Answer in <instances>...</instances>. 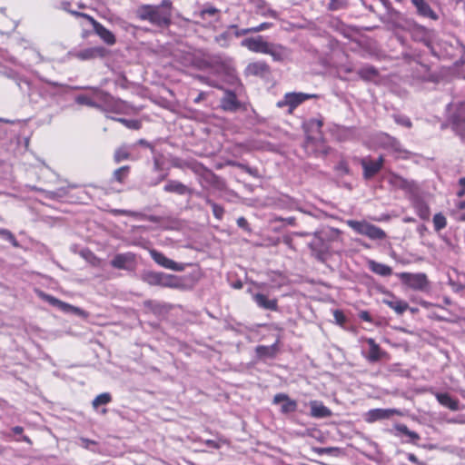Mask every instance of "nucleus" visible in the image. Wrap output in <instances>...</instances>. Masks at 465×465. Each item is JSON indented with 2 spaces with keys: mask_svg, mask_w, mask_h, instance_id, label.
<instances>
[{
  "mask_svg": "<svg viewBox=\"0 0 465 465\" xmlns=\"http://www.w3.org/2000/svg\"><path fill=\"white\" fill-rule=\"evenodd\" d=\"M205 84L224 91L220 106L225 112L236 113L242 106L244 87L229 63L221 58L211 63L205 60Z\"/></svg>",
  "mask_w": 465,
  "mask_h": 465,
  "instance_id": "obj_1",
  "label": "nucleus"
},
{
  "mask_svg": "<svg viewBox=\"0 0 465 465\" xmlns=\"http://www.w3.org/2000/svg\"><path fill=\"white\" fill-rule=\"evenodd\" d=\"M134 15L141 21H146L157 28L164 29L172 24L173 3L171 0H162L158 5L143 4L136 7Z\"/></svg>",
  "mask_w": 465,
  "mask_h": 465,
  "instance_id": "obj_2",
  "label": "nucleus"
},
{
  "mask_svg": "<svg viewBox=\"0 0 465 465\" xmlns=\"http://www.w3.org/2000/svg\"><path fill=\"white\" fill-rule=\"evenodd\" d=\"M305 132L303 149L307 155L313 157L326 156L330 147L327 145L321 128L322 121L319 118H310L302 124Z\"/></svg>",
  "mask_w": 465,
  "mask_h": 465,
  "instance_id": "obj_3",
  "label": "nucleus"
},
{
  "mask_svg": "<svg viewBox=\"0 0 465 465\" xmlns=\"http://www.w3.org/2000/svg\"><path fill=\"white\" fill-rule=\"evenodd\" d=\"M74 89H84V93L75 95L74 102L78 105L86 106L90 108H97L101 106L102 103L107 102L109 95L97 87H80L76 86Z\"/></svg>",
  "mask_w": 465,
  "mask_h": 465,
  "instance_id": "obj_4",
  "label": "nucleus"
},
{
  "mask_svg": "<svg viewBox=\"0 0 465 465\" xmlns=\"http://www.w3.org/2000/svg\"><path fill=\"white\" fill-rule=\"evenodd\" d=\"M347 225L359 234L365 235L371 240H384L386 232L366 221L348 220Z\"/></svg>",
  "mask_w": 465,
  "mask_h": 465,
  "instance_id": "obj_5",
  "label": "nucleus"
},
{
  "mask_svg": "<svg viewBox=\"0 0 465 465\" xmlns=\"http://www.w3.org/2000/svg\"><path fill=\"white\" fill-rule=\"evenodd\" d=\"M143 282L152 286L176 287L178 279L176 276L164 272L144 271L141 274Z\"/></svg>",
  "mask_w": 465,
  "mask_h": 465,
  "instance_id": "obj_6",
  "label": "nucleus"
},
{
  "mask_svg": "<svg viewBox=\"0 0 465 465\" xmlns=\"http://www.w3.org/2000/svg\"><path fill=\"white\" fill-rule=\"evenodd\" d=\"M70 14L76 17H84L87 19L91 25H93L94 31L95 34L108 45H113L115 44L116 39L114 35L109 31L107 28H105L102 24L97 22L93 16L84 14L80 13L77 11H69Z\"/></svg>",
  "mask_w": 465,
  "mask_h": 465,
  "instance_id": "obj_7",
  "label": "nucleus"
},
{
  "mask_svg": "<svg viewBox=\"0 0 465 465\" xmlns=\"http://www.w3.org/2000/svg\"><path fill=\"white\" fill-rule=\"evenodd\" d=\"M397 276L404 285L412 290L423 291L429 285L427 275L422 272H400Z\"/></svg>",
  "mask_w": 465,
  "mask_h": 465,
  "instance_id": "obj_8",
  "label": "nucleus"
},
{
  "mask_svg": "<svg viewBox=\"0 0 465 465\" xmlns=\"http://www.w3.org/2000/svg\"><path fill=\"white\" fill-rule=\"evenodd\" d=\"M316 97L315 94H310L305 93H287L283 96V98L277 102V106L282 108L286 106L287 111L286 113L291 114L293 113L294 109L302 104L304 101Z\"/></svg>",
  "mask_w": 465,
  "mask_h": 465,
  "instance_id": "obj_9",
  "label": "nucleus"
},
{
  "mask_svg": "<svg viewBox=\"0 0 465 465\" xmlns=\"http://www.w3.org/2000/svg\"><path fill=\"white\" fill-rule=\"evenodd\" d=\"M39 297L48 302L50 305L58 308L61 312L65 313H71L77 316H84L85 312L79 307H75L69 303H66L54 296L47 294L44 292H39Z\"/></svg>",
  "mask_w": 465,
  "mask_h": 465,
  "instance_id": "obj_10",
  "label": "nucleus"
},
{
  "mask_svg": "<svg viewBox=\"0 0 465 465\" xmlns=\"http://www.w3.org/2000/svg\"><path fill=\"white\" fill-rule=\"evenodd\" d=\"M384 164L383 156H380L377 160H372L371 157H365L361 160V165L363 169V177L370 180L374 177L382 168Z\"/></svg>",
  "mask_w": 465,
  "mask_h": 465,
  "instance_id": "obj_11",
  "label": "nucleus"
},
{
  "mask_svg": "<svg viewBox=\"0 0 465 465\" xmlns=\"http://www.w3.org/2000/svg\"><path fill=\"white\" fill-rule=\"evenodd\" d=\"M362 340L369 345V351L364 355L369 362H377L382 359H390L389 353L382 350L373 338H362Z\"/></svg>",
  "mask_w": 465,
  "mask_h": 465,
  "instance_id": "obj_12",
  "label": "nucleus"
},
{
  "mask_svg": "<svg viewBox=\"0 0 465 465\" xmlns=\"http://www.w3.org/2000/svg\"><path fill=\"white\" fill-rule=\"evenodd\" d=\"M242 46L246 47L253 53L267 54L270 43L265 41L262 36L245 38L241 43Z\"/></svg>",
  "mask_w": 465,
  "mask_h": 465,
  "instance_id": "obj_13",
  "label": "nucleus"
},
{
  "mask_svg": "<svg viewBox=\"0 0 465 465\" xmlns=\"http://www.w3.org/2000/svg\"><path fill=\"white\" fill-rule=\"evenodd\" d=\"M135 255L133 252L117 253L111 260L112 267L118 270H131L134 264Z\"/></svg>",
  "mask_w": 465,
  "mask_h": 465,
  "instance_id": "obj_14",
  "label": "nucleus"
},
{
  "mask_svg": "<svg viewBox=\"0 0 465 465\" xmlns=\"http://www.w3.org/2000/svg\"><path fill=\"white\" fill-rule=\"evenodd\" d=\"M150 255L157 264L163 268L170 269L175 272H181L183 270V264L167 258L163 253L154 249L150 251Z\"/></svg>",
  "mask_w": 465,
  "mask_h": 465,
  "instance_id": "obj_15",
  "label": "nucleus"
},
{
  "mask_svg": "<svg viewBox=\"0 0 465 465\" xmlns=\"http://www.w3.org/2000/svg\"><path fill=\"white\" fill-rule=\"evenodd\" d=\"M273 404H281V412L283 414H288L296 411L297 410V401L295 400L291 399L285 393H277L274 395L272 400Z\"/></svg>",
  "mask_w": 465,
  "mask_h": 465,
  "instance_id": "obj_16",
  "label": "nucleus"
},
{
  "mask_svg": "<svg viewBox=\"0 0 465 465\" xmlns=\"http://www.w3.org/2000/svg\"><path fill=\"white\" fill-rule=\"evenodd\" d=\"M281 351V341L278 337L275 342L270 346L258 345L255 348L256 355L260 359H274Z\"/></svg>",
  "mask_w": 465,
  "mask_h": 465,
  "instance_id": "obj_17",
  "label": "nucleus"
},
{
  "mask_svg": "<svg viewBox=\"0 0 465 465\" xmlns=\"http://www.w3.org/2000/svg\"><path fill=\"white\" fill-rule=\"evenodd\" d=\"M106 53L107 52L104 47L95 46L80 50L74 54V56L79 60L85 61L97 57H104Z\"/></svg>",
  "mask_w": 465,
  "mask_h": 465,
  "instance_id": "obj_18",
  "label": "nucleus"
},
{
  "mask_svg": "<svg viewBox=\"0 0 465 465\" xmlns=\"http://www.w3.org/2000/svg\"><path fill=\"white\" fill-rule=\"evenodd\" d=\"M411 205L416 213V214L422 221H429L430 218V208L429 204L420 197H415Z\"/></svg>",
  "mask_w": 465,
  "mask_h": 465,
  "instance_id": "obj_19",
  "label": "nucleus"
},
{
  "mask_svg": "<svg viewBox=\"0 0 465 465\" xmlns=\"http://www.w3.org/2000/svg\"><path fill=\"white\" fill-rule=\"evenodd\" d=\"M252 300L260 308L272 312L278 311V300L276 298L269 299L267 295L258 292L252 294Z\"/></svg>",
  "mask_w": 465,
  "mask_h": 465,
  "instance_id": "obj_20",
  "label": "nucleus"
},
{
  "mask_svg": "<svg viewBox=\"0 0 465 465\" xmlns=\"http://www.w3.org/2000/svg\"><path fill=\"white\" fill-rule=\"evenodd\" d=\"M16 84L20 91L24 94L27 95L30 102L37 103L40 94L37 90L32 86L31 83L27 79L19 78Z\"/></svg>",
  "mask_w": 465,
  "mask_h": 465,
  "instance_id": "obj_21",
  "label": "nucleus"
},
{
  "mask_svg": "<svg viewBox=\"0 0 465 465\" xmlns=\"http://www.w3.org/2000/svg\"><path fill=\"white\" fill-rule=\"evenodd\" d=\"M266 54H270L274 61L282 62L290 56V51L288 48L282 45H275L270 43L269 48Z\"/></svg>",
  "mask_w": 465,
  "mask_h": 465,
  "instance_id": "obj_22",
  "label": "nucleus"
},
{
  "mask_svg": "<svg viewBox=\"0 0 465 465\" xmlns=\"http://www.w3.org/2000/svg\"><path fill=\"white\" fill-rule=\"evenodd\" d=\"M412 5L416 7L417 13L424 17L437 20L438 15L431 9L425 0H411Z\"/></svg>",
  "mask_w": 465,
  "mask_h": 465,
  "instance_id": "obj_23",
  "label": "nucleus"
},
{
  "mask_svg": "<svg viewBox=\"0 0 465 465\" xmlns=\"http://www.w3.org/2000/svg\"><path fill=\"white\" fill-rule=\"evenodd\" d=\"M270 72V67L265 62L258 61L251 63L245 69L247 75L263 76Z\"/></svg>",
  "mask_w": 465,
  "mask_h": 465,
  "instance_id": "obj_24",
  "label": "nucleus"
},
{
  "mask_svg": "<svg viewBox=\"0 0 465 465\" xmlns=\"http://www.w3.org/2000/svg\"><path fill=\"white\" fill-rule=\"evenodd\" d=\"M391 410H384V409H372L370 410L365 414V421L368 423H373L377 420H385L390 418V416L392 414Z\"/></svg>",
  "mask_w": 465,
  "mask_h": 465,
  "instance_id": "obj_25",
  "label": "nucleus"
},
{
  "mask_svg": "<svg viewBox=\"0 0 465 465\" xmlns=\"http://www.w3.org/2000/svg\"><path fill=\"white\" fill-rule=\"evenodd\" d=\"M367 264L371 272L377 275L382 277H389L392 274V269L389 265L378 262L374 260H369L367 262Z\"/></svg>",
  "mask_w": 465,
  "mask_h": 465,
  "instance_id": "obj_26",
  "label": "nucleus"
},
{
  "mask_svg": "<svg viewBox=\"0 0 465 465\" xmlns=\"http://www.w3.org/2000/svg\"><path fill=\"white\" fill-rule=\"evenodd\" d=\"M311 416L314 418H327L331 415V411L322 402L312 401L310 403Z\"/></svg>",
  "mask_w": 465,
  "mask_h": 465,
  "instance_id": "obj_27",
  "label": "nucleus"
},
{
  "mask_svg": "<svg viewBox=\"0 0 465 465\" xmlns=\"http://www.w3.org/2000/svg\"><path fill=\"white\" fill-rule=\"evenodd\" d=\"M435 397L440 405L450 409V411L459 410V401L452 398L449 393L438 392L435 394Z\"/></svg>",
  "mask_w": 465,
  "mask_h": 465,
  "instance_id": "obj_28",
  "label": "nucleus"
},
{
  "mask_svg": "<svg viewBox=\"0 0 465 465\" xmlns=\"http://www.w3.org/2000/svg\"><path fill=\"white\" fill-rule=\"evenodd\" d=\"M33 190L42 193L45 198L48 200H61L66 197L68 194V188L66 187H61L56 189L55 191H47L38 187H34Z\"/></svg>",
  "mask_w": 465,
  "mask_h": 465,
  "instance_id": "obj_29",
  "label": "nucleus"
},
{
  "mask_svg": "<svg viewBox=\"0 0 465 465\" xmlns=\"http://www.w3.org/2000/svg\"><path fill=\"white\" fill-rule=\"evenodd\" d=\"M164 192L184 195L189 193L186 185L176 180H169L163 187Z\"/></svg>",
  "mask_w": 465,
  "mask_h": 465,
  "instance_id": "obj_30",
  "label": "nucleus"
},
{
  "mask_svg": "<svg viewBox=\"0 0 465 465\" xmlns=\"http://www.w3.org/2000/svg\"><path fill=\"white\" fill-rule=\"evenodd\" d=\"M384 303L387 304L391 309H392L396 313L402 314L405 312L409 305L406 302L393 299V300H384Z\"/></svg>",
  "mask_w": 465,
  "mask_h": 465,
  "instance_id": "obj_31",
  "label": "nucleus"
},
{
  "mask_svg": "<svg viewBox=\"0 0 465 465\" xmlns=\"http://www.w3.org/2000/svg\"><path fill=\"white\" fill-rule=\"evenodd\" d=\"M256 10L257 13L262 16H270L275 19L279 17L278 13L275 10H272L270 7H268L267 4L262 0L257 1Z\"/></svg>",
  "mask_w": 465,
  "mask_h": 465,
  "instance_id": "obj_32",
  "label": "nucleus"
},
{
  "mask_svg": "<svg viewBox=\"0 0 465 465\" xmlns=\"http://www.w3.org/2000/svg\"><path fill=\"white\" fill-rule=\"evenodd\" d=\"M112 401V395L109 392H104L97 395L92 401V406L94 410L102 405H106Z\"/></svg>",
  "mask_w": 465,
  "mask_h": 465,
  "instance_id": "obj_33",
  "label": "nucleus"
},
{
  "mask_svg": "<svg viewBox=\"0 0 465 465\" xmlns=\"http://www.w3.org/2000/svg\"><path fill=\"white\" fill-rule=\"evenodd\" d=\"M113 120H117L125 127L133 130H138L142 126L141 120L139 118H112Z\"/></svg>",
  "mask_w": 465,
  "mask_h": 465,
  "instance_id": "obj_34",
  "label": "nucleus"
},
{
  "mask_svg": "<svg viewBox=\"0 0 465 465\" xmlns=\"http://www.w3.org/2000/svg\"><path fill=\"white\" fill-rule=\"evenodd\" d=\"M432 223L435 232L441 231L442 229L446 228L448 224L447 218L442 213H435L432 219Z\"/></svg>",
  "mask_w": 465,
  "mask_h": 465,
  "instance_id": "obj_35",
  "label": "nucleus"
},
{
  "mask_svg": "<svg viewBox=\"0 0 465 465\" xmlns=\"http://www.w3.org/2000/svg\"><path fill=\"white\" fill-rule=\"evenodd\" d=\"M358 74L364 80H371L377 76L378 72L374 67L368 65L361 68Z\"/></svg>",
  "mask_w": 465,
  "mask_h": 465,
  "instance_id": "obj_36",
  "label": "nucleus"
},
{
  "mask_svg": "<svg viewBox=\"0 0 465 465\" xmlns=\"http://www.w3.org/2000/svg\"><path fill=\"white\" fill-rule=\"evenodd\" d=\"M395 429L400 433L410 437L412 441H417L420 439V435L417 432L410 430L405 424H397L395 426Z\"/></svg>",
  "mask_w": 465,
  "mask_h": 465,
  "instance_id": "obj_37",
  "label": "nucleus"
},
{
  "mask_svg": "<svg viewBox=\"0 0 465 465\" xmlns=\"http://www.w3.org/2000/svg\"><path fill=\"white\" fill-rule=\"evenodd\" d=\"M451 127L461 137H465V118H453Z\"/></svg>",
  "mask_w": 465,
  "mask_h": 465,
  "instance_id": "obj_38",
  "label": "nucleus"
},
{
  "mask_svg": "<svg viewBox=\"0 0 465 465\" xmlns=\"http://www.w3.org/2000/svg\"><path fill=\"white\" fill-rule=\"evenodd\" d=\"M130 167L128 165L122 166L116 169L113 173V178L116 182L123 183L128 176Z\"/></svg>",
  "mask_w": 465,
  "mask_h": 465,
  "instance_id": "obj_39",
  "label": "nucleus"
},
{
  "mask_svg": "<svg viewBox=\"0 0 465 465\" xmlns=\"http://www.w3.org/2000/svg\"><path fill=\"white\" fill-rule=\"evenodd\" d=\"M130 157V153L125 147H120L115 150L114 159L115 163H120L124 160H127Z\"/></svg>",
  "mask_w": 465,
  "mask_h": 465,
  "instance_id": "obj_40",
  "label": "nucleus"
},
{
  "mask_svg": "<svg viewBox=\"0 0 465 465\" xmlns=\"http://www.w3.org/2000/svg\"><path fill=\"white\" fill-rule=\"evenodd\" d=\"M0 236L3 239L10 242L14 246H18V242H17L15 237L10 231H8L6 229L0 228Z\"/></svg>",
  "mask_w": 465,
  "mask_h": 465,
  "instance_id": "obj_41",
  "label": "nucleus"
},
{
  "mask_svg": "<svg viewBox=\"0 0 465 465\" xmlns=\"http://www.w3.org/2000/svg\"><path fill=\"white\" fill-rule=\"evenodd\" d=\"M79 441H80L79 444L81 447H83L86 450H92V451H95V450L93 448L94 446L97 445V442L95 440L81 437L79 439Z\"/></svg>",
  "mask_w": 465,
  "mask_h": 465,
  "instance_id": "obj_42",
  "label": "nucleus"
},
{
  "mask_svg": "<svg viewBox=\"0 0 465 465\" xmlns=\"http://www.w3.org/2000/svg\"><path fill=\"white\" fill-rule=\"evenodd\" d=\"M231 38V35L229 32H223L219 35L215 36V41L222 46H225L228 45Z\"/></svg>",
  "mask_w": 465,
  "mask_h": 465,
  "instance_id": "obj_43",
  "label": "nucleus"
},
{
  "mask_svg": "<svg viewBox=\"0 0 465 465\" xmlns=\"http://www.w3.org/2000/svg\"><path fill=\"white\" fill-rule=\"evenodd\" d=\"M211 205H212V208H213V215L215 216V218H217L218 220H221L223 216V213H224V209L215 203H210Z\"/></svg>",
  "mask_w": 465,
  "mask_h": 465,
  "instance_id": "obj_44",
  "label": "nucleus"
},
{
  "mask_svg": "<svg viewBox=\"0 0 465 465\" xmlns=\"http://www.w3.org/2000/svg\"><path fill=\"white\" fill-rule=\"evenodd\" d=\"M333 317L336 322L340 325H343L346 322V317L344 313L340 310H335L333 312Z\"/></svg>",
  "mask_w": 465,
  "mask_h": 465,
  "instance_id": "obj_45",
  "label": "nucleus"
},
{
  "mask_svg": "<svg viewBox=\"0 0 465 465\" xmlns=\"http://www.w3.org/2000/svg\"><path fill=\"white\" fill-rule=\"evenodd\" d=\"M272 26V23L264 22V23L260 24V25H257V26L251 27V28H252V33H259V32H262V31L267 30V29H269V28H271Z\"/></svg>",
  "mask_w": 465,
  "mask_h": 465,
  "instance_id": "obj_46",
  "label": "nucleus"
},
{
  "mask_svg": "<svg viewBox=\"0 0 465 465\" xmlns=\"http://www.w3.org/2000/svg\"><path fill=\"white\" fill-rule=\"evenodd\" d=\"M336 448H315L314 451L319 455L328 454L331 455L334 450H336Z\"/></svg>",
  "mask_w": 465,
  "mask_h": 465,
  "instance_id": "obj_47",
  "label": "nucleus"
},
{
  "mask_svg": "<svg viewBox=\"0 0 465 465\" xmlns=\"http://www.w3.org/2000/svg\"><path fill=\"white\" fill-rule=\"evenodd\" d=\"M225 441L223 440H218V441H215V440H205V445L209 448H213V449H219L221 447V444L222 443H224Z\"/></svg>",
  "mask_w": 465,
  "mask_h": 465,
  "instance_id": "obj_48",
  "label": "nucleus"
},
{
  "mask_svg": "<svg viewBox=\"0 0 465 465\" xmlns=\"http://www.w3.org/2000/svg\"><path fill=\"white\" fill-rule=\"evenodd\" d=\"M237 225L240 227V228H242L246 231H249V223L247 222V220L244 218V217H239L237 219Z\"/></svg>",
  "mask_w": 465,
  "mask_h": 465,
  "instance_id": "obj_49",
  "label": "nucleus"
},
{
  "mask_svg": "<svg viewBox=\"0 0 465 465\" xmlns=\"http://www.w3.org/2000/svg\"><path fill=\"white\" fill-rule=\"evenodd\" d=\"M359 317H360L361 320H362L364 322H372V318H371V314L367 311L361 312L360 314H359Z\"/></svg>",
  "mask_w": 465,
  "mask_h": 465,
  "instance_id": "obj_50",
  "label": "nucleus"
},
{
  "mask_svg": "<svg viewBox=\"0 0 465 465\" xmlns=\"http://www.w3.org/2000/svg\"><path fill=\"white\" fill-rule=\"evenodd\" d=\"M408 460L412 462V463H415V464H418V465H425L422 461L419 460V459L417 458V456L413 453H409L408 454Z\"/></svg>",
  "mask_w": 465,
  "mask_h": 465,
  "instance_id": "obj_51",
  "label": "nucleus"
},
{
  "mask_svg": "<svg viewBox=\"0 0 465 465\" xmlns=\"http://www.w3.org/2000/svg\"><path fill=\"white\" fill-rule=\"evenodd\" d=\"M396 120L398 124H403L407 127L411 126V123L409 118H396Z\"/></svg>",
  "mask_w": 465,
  "mask_h": 465,
  "instance_id": "obj_52",
  "label": "nucleus"
},
{
  "mask_svg": "<svg viewBox=\"0 0 465 465\" xmlns=\"http://www.w3.org/2000/svg\"><path fill=\"white\" fill-rule=\"evenodd\" d=\"M251 33H252L251 27L250 28H244V29H241V30L236 31L235 32V35L237 37H239V36H242V35H247V34H251Z\"/></svg>",
  "mask_w": 465,
  "mask_h": 465,
  "instance_id": "obj_53",
  "label": "nucleus"
},
{
  "mask_svg": "<svg viewBox=\"0 0 465 465\" xmlns=\"http://www.w3.org/2000/svg\"><path fill=\"white\" fill-rule=\"evenodd\" d=\"M153 169L155 171H160L162 169V163L158 157H154V159H153Z\"/></svg>",
  "mask_w": 465,
  "mask_h": 465,
  "instance_id": "obj_54",
  "label": "nucleus"
},
{
  "mask_svg": "<svg viewBox=\"0 0 465 465\" xmlns=\"http://www.w3.org/2000/svg\"><path fill=\"white\" fill-rule=\"evenodd\" d=\"M217 9L212 6H205V15H214L217 13Z\"/></svg>",
  "mask_w": 465,
  "mask_h": 465,
  "instance_id": "obj_55",
  "label": "nucleus"
},
{
  "mask_svg": "<svg viewBox=\"0 0 465 465\" xmlns=\"http://www.w3.org/2000/svg\"><path fill=\"white\" fill-rule=\"evenodd\" d=\"M116 213L123 214V215H128V216H134L136 214L134 212L127 211V210H117Z\"/></svg>",
  "mask_w": 465,
  "mask_h": 465,
  "instance_id": "obj_56",
  "label": "nucleus"
},
{
  "mask_svg": "<svg viewBox=\"0 0 465 465\" xmlns=\"http://www.w3.org/2000/svg\"><path fill=\"white\" fill-rule=\"evenodd\" d=\"M12 431L16 435H21L24 431V428L21 426H15L12 428Z\"/></svg>",
  "mask_w": 465,
  "mask_h": 465,
  "instance_id": "obj_57",
  "label": "nucleus"
},
{
  "mask_svg": "<svg viewBox=\"0 0 465 465\" xmlns=\"http://www.w3.org/2000/svg\"><path fill=\"white\" fill-rule=\"evenodd\" d=\"M167 176V173H163V174H161L156 181H154L153 183H151L152 185H156L158 184L160 182L163 181Z\"/></svg>",
  "mask_w": 465,
  "mask_h": 465,
  "instance_id": "obj_58",
  "label": "nucleus"
},
{
  "mask_svg": "<svg viewBox=\"0 0 465 465\" xmlns=\"http://www.w3.org/2000/svg\"><path fill=\"white\" fill-rule=\"evenodd\" d=\"M322 239H319L315 242H313L312 244H311V248L314 251L316 250V247L320 246L321 244H322Z\"/></svg>",
  "mask_w": 465,
  "mask_h": 465,
  "instance_id": "obj_59",
  "label": "nucleus"
},
{
  "mask_svg": "<svg viewBox=\"0 0 465 465\" xmlns=\"http://www.w3.org/2000/svg\"><path fill=\"white\" fill-rule=\"evenodd\" d=\"M172 164H173V166H174V167H181L180 160H179V159H177V158L173 159V161H172Z\"/></svg>",
  "mask_w": 465,
  "mask_h": 465,
  "instance_id": "obj_60",
  "label": "nucleus"
},
{
  "mask_svg": "<svg viewBox=\"0 0 465 465\" xmlns=\"http://www.w3.org/2000/svg\"><path fill=\"white\" fill-rule=\"evenodd\" d=\"M460 105V108L459 109V114H461L465 112V102L461 103Z\"/></svg>",
  "mask_w": 465,
  "mask_h": 465,
  "instance_id": "obj_61",
  "label": "nucleus"
},
{
  "mask_svg": "<svg viewBox=\"0 0 465 465\" xmlns=\"http://www.w3.org/2000/svg\"><path fill=\"white\" fill-rule=\"evenodd\" d=\"M0 121H4L5 123L11 124H14L15 123V120H11V119H8V118H6V119L0 118Z\"/></svg>",
  "mask_w": 465,
  "mask_h": 465,
  "instance_id": "obj_62",
  "label": "nucleus"
},
{
  "mask_svg": "<svg viewBox=\"0 0 465 465\" xmlns=\"http://www.w3.org/2000/svg\"><path fill=\"white\" fill-rule=\"evenodd\" d=\"M22 441H25L26 443H31V440L28 436H25V435H23L22 436V439H21Z\"/></svg>",
  "mask_w": 465,
  "mask_h": 465,
  "instance_id": "obj_63",
  "label": "nucleus"
},
{
  "mask_svg": "<svg viewBox=\"0 0 465 465\" xmlns=\"http://www.w3.org/2000/svg\"><path fill=\"white\" fill-rule=\"evenodd\" d=\"M459 183L465 189V177H462L459 180Z\"/></svg>",
  "mask_w": 465,
  "mask_h": 465,
  "instance_id": "obj_64",
  "label": "nucleus"
}]
</instances>
